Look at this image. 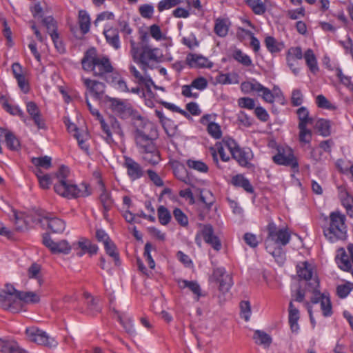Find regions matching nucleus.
I'll use <instances>...</instances> for the list:
<instances>
[{"mask_svg": "<svg viewBox=\"0 0 353 353\" xmlns=\"http://www.w3.org/2000/svg\"><path fill=\"white\" fill-rule=\"evenodd\" d=\"M81 63L85 71L92 72L93 76L101 79H105L114 70L110 59L106 56L99 55L94 48L85 52Z\"/></svg>", "mask_w": 353, "mask_h": 353, "instance_id": "nucleus-1", "label": "nucleus"}, {"mask_svg": "<svg viewBox=\"0 0 353 353\" xmlns=\"http://www.w3.org/2000/svg\"><path fill=\"white\" fill-rule=\"evenodd\" d=\"M134 126V139L139 152L156 147L154 139L158 134L157 128L152 123L144 119L143 122L138 123Z\"/></svg>", "mask_w": 353, "mask_h": 353, "instance_id": "nucleus-2", "label": "nucleus"}, {"mask_svg": "<svg viewBox=\"0 0 353 353\" xmlns=\"http://www.w3.org/2000/svg\"><path fill=\"white\" fill-rule=\"evenodd\" d=\"M107 101L112 112L123 119L131 118L134 125L138 123L143 122V120L145 119L133 108L128 100L108 97Z\"/></svg>", "mask_w": 353, "mask_h": 353, "instance_id": "nucleus-3", "label": "nucleus"}, {"mask_svg": "<svg viewBox=\"0 0 353 353\" xmlns=\"http://www.w3.org/2000/svg\"><path fill=\"white\" fill-rule=\"evenodd\" d=\"M323 226L325 236L331 241L341 239L346 232L345 216L339 212H332Z\"/></svg>", "mask_w": 353, "mask_h": 353, "instance_id": "nucleus-4", "label": "nucleus"}, {"mask_svg": "<svg viewBox=\"0 0 353 353\" xmlns=\"http://www.w3.org/2000/svg\"><path fill=\"white\" fill-rule=\"evenodd\" d=\"M19 291L17 290L12 285L6 284L0 288V307L3 310L12 313L21 311Z\"/></svg>", "mask_w": 353, "mask_h": 353, "instance_id": "nucleus-5", "label": "nucleus"}, {"mask_svg": "<svg viewBox=\"0 0 353 353\" xmlns=\"http://www.w3.org/2000/svg\"><path fill=\"white\" fill-rule=\"evenodd\" d=\"M54 190L59 195L68 199L84 197L90 194L86 184L82 183L80 187H77L70 180L55 183Z\"/></svg>", "mask_w": 353, "mask_h": 353, "instance_id": "nucleus-6", "label": "nucleus"}, {"mask_svg": "<svg viewBox=\"0 0 353 353\" xmlns=\"http://www.w3.org/2000/svg\"><path fill=\"white\" fill-rule=\"evenodd\" d=\"M241 90L245 94L255 92L259 97H261L265 102L269 103H273L275 98L281 94L279 89H274V93H272L269 88L263 86L255 79L241 83Z\"/></svg>", "mask_w": 353, "mask_h": 353, "instance_id": "nucleus-7", "label": "nucleus"}, {"mask_svg": "<svg viewBox=\"0 0 353 353\" xmlns=\"http://www.w3.org/2000/svg\"><path fill=\"white\" fill-rule=\"evenodd\" d=\"M224 145L230 151L232 157L240 165L248 166L252 159V151L249 148H241L236 142L232 139L224 141Z\"/></svg>", "mask_w": 353, "mask_h": 353, "instance_id": "nucleus-8", "label": "nucleus"}, {"mask_svg": "<svg viewBox=\"0 0 353 353\" xmlns=\"http://www.w3.org/2000/svg\"><path fill=\"white\" fill-rule=\"evenodd\" d=\"M273 161L281 165L290 167L295 172H299V162L294 151L289 147L278 149V152L272 157Z\"/></svg>", "mask_w": 353, "mask_h": 353, "instance_id": "nucleus-9", "label": "nucleus"}, {"mask_svg": "<svg viewBox=\"0 0 353 353\" xmlns=\"http://www.w3.org/2000/svg\"><path fill=\"white\" fill-rule=\"evenodd\" d=\"M297 275L301 279L308 281L309 287L316 291L319 287V280L316 274L313 266L307 261L301 262L296 265Z\"/></svg>", "mask_w": 353, "mask_h": 353, "instance_id": "nucleus-10", "label": "nucleus"}, {"mask_svg": "<svg viewBox=\"0 0 353 353\" xmlns=\"http://www.w3.org/2000/svg\"><path fill=\"white\" fill-rule=\"evenodd\" d=\"M209 281L217 283L219 291L222 292H228L233 285L231 275L228 274L225 269L223 267L213 269L212 274L209 278Z\"/></svg>", "mask_w": 353, "mask_h": 353, "instance_id": "nucleus-11", "label": "nucleus"}, {"mask_svg": "<svg viewBox=\"0 0 353 353\" xmlns=\"http://www.w3.org/2000/svg\"><path fill=\"white\" fill-rule=\"evenodd\" d=\"M28 339L31 341L42 345L48 347H54L57 345V341L48 335V334L36 327H30L26 330Z\"/></svg>", "mask_w": 353, "mask_h": 353, "instance_id": "nucleus-12", "label": "nucleus"}, {"mask_svg": "<svg viewBox=\"0 0 353 353\" xmlns=\"http://www.w3.org/2000/svg\"><path fill=\"white\" fill-rule=\"evenodd\" d=\"M268 237L266 242L273 241L278 246L286 245L290 240V234L285 228L278 230L273 222L269 223L268 225Z\"/></svg>", "mask_w": 353, "mask_h": 353, "instance_id": "nucleus-13", "label": "nucleus"}, {"mask_svg": "<svg viewBox=\"0 0 353 353\" xmlns=\"http://www.w3.org/2000/svg\"><path fill=\"white\" fill-rule=\"evenodd\" d=\"M148 36L143 35L141 39L145 44L142 47L141 52L139 55V61L142 65V70H145V67L148 61H157L159 55V48H152L146 44L148 41Z\"/></svg>", "mask_w": 353, "mask_h": 353, "instance_id": "nucleus-14", "label": "nucleus"}, {"mask_svg": "<svg viewBox=\"0 0 353 353\" xmlns=\"http://www.w3.org/2000/svg\"><path fill=\"white\" fill-rule=\"evenodd\" d=\"M43 243L53 254H68L72 248L66 240H61L59 242H54L48 234H45L43 236Z\"/></svg>", "mask_w": 353, "mask_h": 353, "instance_id": "nucleus-15", "label": "nucleus"}, {"mask_svg": "<svg viewBox=\"0 0 353 353\" xmlns=\"http://www.w3.org/2000/svg\"><path fill=\"white\" fill-rule=\"evenodd\" d=\"M200 233L205 242L210 245L214 250L219 252L222 248L219 238L214 234V228L210 224L201 225Z\"/></svg>", "mask_w": 353, "mask_h": 353, "instance_id": "nucleus-16", "label": "nucleus"}, {"mask_svg": "<svg viewBox=\"0 0 353 353\" xmlns=\"http://www.w3.org/2000/svg\"><path fill=\"white\" fill-rule=\"evenodd\" d=\"M123 163L126 169L127 174L132 181L137 180L144 175V171L141 165L131 157L125 156Z\"/></svg>", "mask_w": 353, "mask_h": 353, "instance_id": "nucleus-17", "label": "nucleus"}, {"mask_svg": "<svg viewBox=\"0 0 353 353\" xmlns=\"http://www.w3.org/2000/svg\"><path fill=\"white\" fill-rule=\"evenodd\" d=\"M81 81L87 92L93 97L99 99L104 94L105 85L103 83L85 77H81Z\"/></svg>", "mask_w": 353, "mask_h": 353, "instance_id": "nucleus-18", "label": "nucleus"}, {"mask_svg": "<svg viewBox=\"0 0 353 353\" xmlns=\"http://www.w3.org/2000/svg\"><path fill=\"white\" fill-rule=\"evenodd\" d=\"M302 58L303 52L300 47H292L288 49L286 54L287 64L295 75L299 73V69L297 67L298 61Z\"/></svg>", "mask_w": 353, "mask_h": 353, "instance_id": "nucleus-19", "label": "nucleus"}, {"mask_svg": "<svg viewBox=\"0 0 353 353\" xmlns=\"http://www.w3.org/2000/svg\"><path fill=\"white\" fill-rule=\"evenodd\" d=\"M177 283L179 287L181 289L188 288L194 294L195 301H199L201 297L206 296L201 288L200 285L196 281H188L185 279H178Z\"/></svg>", "mask_w": 353, "mask_h": 353, "instance_id": "nucleus-20", "label": "nucleus"}, {"mask_svg": "<svg viewBox=\"0 0 353 353\" xmlns=\"http://www.w3.org/2000/svg\"><path fill=\"white\" fill-rule=\"evenodd\" d=\"M129 70L134 76V77L136 79L135 81L139 85H144L148 92H151V86H154L155 89H159V87L154 84L151 77L149 75L146 74L145 72L144 75H142L137 70L136 67L132 65L130 66ZM144 71L145 72L146 70Z\"/></svg>", "mask_w": 353, "mask_h": 353, "instance_id": "nucleus-21", "label": "nucleus"}, {"mask_svg": "<svg viewBox=\"0 0 353 353\" xmlns=\"http://www.w3.org/2000/svg\"><path fill=\"white\" fill-rule=\"evenodd\" d=\"M185 61L191 68H211L212 66V62L206 57L196 54H188Z\"/></svg>", "mask_w": 353, "mask_h": 353, "instance_id": "nucleus-22", "label": "nucleus"}, {"mask_svg": "<svg viewBox=\"0 0 353 353\" xmlns=\"http://www.w3.org/2000/svg\"><path fill=\"white\" fill-rule=\"evenodd\" d=\"M42 221L54 233H61L65 228V221L56 216H46Z\"/></svg>", "mask_w": 353, "mask_h": 353, "instance_id": "nucleus-23", "label": "nucleus"}, {"mask_svg": "<svg viewBox=\"0 0 353 353\" xmlns=\"http://www.w3.org/2000/svg\"><path fill=\"white\" fill-rule=\"evenodd\" d=\"M103 34L105 37L107 43L114 48L115 50H118L121 47V43L119 39V30L116 28L108 27L105 28L103 30Z\"/></svg>", "mask_w": 353, "mask_h": 353, "instance_id": "nucleus-24", "label": "nucleus"}, {"mask_svg": "<svg viewBox=\"0 0 353 353\" xmlns=\"http://www.w3.org/2000/svg\"><path fill=\"white\" fill-rule=\"evenodd\" d=\"M26 110L38 128H45V123L41 117L40 111L37 104L32 101L28 102L26 103Z\"/></svg>", "mask_w": 353, "mask_h": 353, "instance_id": "nucleus-25", "label": "nucleus"}, {"mask_svg": "<svg viewBox=\"0 0 353 353\" xmlns=\"http://www.w3.org/2000/svg\"><path fill=\"white\" fill-rule=\"evenodd\" d=\"M171 167L173 170L174 176L180 181L186 184L190 183V179L188 176L187 170L184 165L177 161L171 163Z\"/></svg>", "mask_w": 353, "mask_h": 353, "instance_id": "nucleus-26", "label": "nucleus"}, {"mask_svg": "<svg viewBox=\"0 0 353 353\" xmlns=\"http://www.w3.org/2000/svg\"><path fill=\"white\" fill-rule=\"evenodd\" d=\"M139 153L141 155L142 159L148 164L154 165L161 161L160 154L157 146L151 150H147Z\"/></svg>", "mask_w": 353, "mask_h": 353, "instance_id": "nucleus-27", "label": "nucleus"}, {"mask_svg": "<svg viewBox=\"0 0 353 353\" xmlns=\"http://www.w3.org/2000/svg\"><path fill=\"white\" fill-rule=\"evenodd\" d=\"M336 261L339 268L342 270L346 272L352 270L351 261H350L349 256L347 254L344 249L341 248L338 250Z\"/></svg>", "mask_w": 353, "mask_h": 353, "instance_id": "nucleus-28", "label": "nucleus"}, {"mask_svg": "<svg viewBox=\"0 0 353 353\" xmlns=\"http://www.w3.org/2000/svg\"><path fill=\"white\" fill-rule=\"evenodd\" d=\"M267 0H245V4L257 15H263L267 10Z\"/></svg>", "mask_w": 353, "mask_h": 353, "instance_id": "nucleus-29", "label": "nucleus"}, {"mask_svg": "<svg viewBox=\"0 0 353 353\" xmlns=\"http://www.w3.org/2000/svg\"><path fill=\"white\" fill-rule=\"evenodd\" d=\"M299 319V311L294 307L292 301L289 304V323L292 332H297L299 329L298 321Z\"/></svg>", "mask_w": 353, "mask_h": 353, "instance_id": "nucleus-30", "label": "nucleus"}, {"mask_svg": "<svg viewBox=\"0 0 353 353\" xmlns=\"http://www.w3.org/2000/svg\"><path fill=\"white\" fill-rule=\"evenodd\" d=\"M3 137L5 138V141L7 147L13 151L18 150L20 148V142L17 137L10 131L3 128Z\"/></svg>", "mask_w": 353, "mask_h": 353, "instance_id": "nucleus-31", "label": "nucleus"}, {"mask_svg": "<svg viewBox=\"0 0 353 353\" xmlns=\"http://www.w3.org/2000/svg\"><path fill=\"white\" fill-rule=\"evenodd\" d=\"M305 60L306 65L309 68L311 72L313 74H316L319 72V66L317 63V60L316 56L312 49H307L304 55H303Z\"/></svg>", "mask_w": 353, "mask_h": 353, "instance_id": "nucleus-32", "label": "nucleus"}, {"mask_svg": "<svg viewBox=\"0 0 353 353\" xmlns=\"http://www.w3.org/2000/svg\"><path fill=\"white\" fill-rule=\"evenodd\" d=\"M215 146H216V149L212 148L210 149V151L212 153V156L214 162L219 167V160H218V157H217V153L219 154V156L223 161L227 162L230 160V156L226 154L225 152V148H226V147L224 145V143L223 144L217 143V144H216Z\"/></svg>", "mask_w": 353, "mask_h": 353, "instance_id": "nucleus-33", "label": "nucleus"}, {"mask_svg": "<svg viewBox=\"0 0 353 353\" xmlns=\"http://www.w3.org/2000/svg\"><path fill=\"white\" fill-rule=\"evenodd\" d=\"M0 102L1 103L3 107L7 112H8L12 115H17L20 117V118L22 119L24 122L26 121L24 112L19 108V107L10 105L8 102L6 98L3 96L1 97Z\"/></svg>", "mask_w": 353, "mask_h": 353, "instance_id": "nucleus-34", "label": "nucleus"}, {"mask_svg": "<svg viewBox=\"0 0 353 353\" xmlns=\"http://www.w3.org/2000/svg\"><path fill=\"white\" fill-rule=\"evenodd\" d=\"M78 23L83 34H86L89 32L90 17L85 10H81L79 12Z\"/></svg>", "mask_w": 353, "mask_h": 353, "instance_id": "nucleus-35", "label": "nucleus"}, {"mask_svg": "<svg viewBox=\"0 0 353 353\" xmlns=\"http://www.w3.org/2000/svg\"><path fill=\"white\" fill-rule=\"evenodd\" d=\"M84 296L86 299V304L89 313L92 315H94L99 313L101 310V306L99 303V299L93 298L88 293H85Z\"/></svg>", "mask_w": 353, "mask_h": 353, "instance_id": "nucleus-36", "label": "nucleus"}, {"mask_svg": "<svg viewBox=\"0 0 353 353\" xmlns=\"http://www.w3.org/2000/svg\"><path fill=\"white\" fill-rule=\"evenodd\" d=\"M31 162L35 166L34 170H48L52 166V159L48 156L33 157Z\"/></svg>", "mask_w": 353, "mask_h": 353, "instance_id": "nucleus-37", "label": "nucleus"}, {"mask_svg": "<svg viewBox=\"0 0 353 353\" xmlns=\"http://www.w3.org/2000/svg\"><path fill=\"white\" fill-rule=\"evenodd\" d=\"M299 119L298 126H304L313 123V119L310 117V112L305 107H301L296 110Z\"/></svg>", "mask_w": 353, "mask_h": 353, "instance_id": "nucleus-38", "label": "nucleus"}, {"mask_svg": "<svg viewBox=\"0 0 353 353\" xmlns=\"http://www.w3.org/2000/svg\"><path fill=\"white\" fill-rule=\"evenodd\" d=\"M101 191L100 194V201L104 209V216H106V212L110 210L112 206L113 201L111 199L110 194L105 189L104 185L101 183Z\"/></svg>", "mask_w": 353, "mask_h": 353, "instance_id": "nucleus-39", "label": "nucleus"}, {"mask_svg": "<svg viewBox=\"0 0 353 353\" xmlns=\"http://www.w3.org/2000/svg\"><path fill=\"white\" fill-rule=\"evenodd\" d=\"M253 339L258 345L268 347L272 343V338L263 331L256 330L254 333Z\"/></svg>", "mask_w": 353, "mask_h": 353, "instance_id": "nucleus-40", "label": "nucleus"}, {"mask_svg": "<svg viewBox=\"0 0 353 353\" xmlns=\"http://www.w3.org/2000/svg\"><path fill=\"white\" fill-rule=\"evenodd\" d=\"M232 183L237 187L243 188L246 192L252 193L254 189L249 180L243 175L239 174L232 178Z\"/></svg>", "mask_w": 353, "mask_h": 353, "instance_id": "nucleus-41", "label": "nucleus"}, {"mask_svg": "<svg viewBox=\"0 0 353 353\" xmlns=\"http://www.w3.org/2000/svg\"><path fill=\"white\" fill-rule=\"evenodd\" d=\"M232 57L244 66L250 67L253 65L251 58L239 49L235 48L233 50Z\"/></svg>", "mask_w": 353, "mask_h": 353, "instance_id": "nucleus-42", "label": "nucleus"}, {"mask_svg": "<svg viewBox=\"0 0 353 353\" xmlns=\"http://www.w3.org/2000/svg\"><path fill=\"white\" fill-rule=\"evenodd\" d=\"M20 304L22 303H36L40 301L39 296L33 292H19Z\"/></svg>", "mask_w": 353, "mask_h": 353, "instance_id": "nucleus-43", "label": "nucleus"}, {"mask_svg": "<svg viewBox=\"0 0 353 353\" xmlns=\"http://www.w3.org/2000/svg\"><path fill=\"white\" fill-rule=\"evenodd\" d=\"M157 215L159 223L163 225H168L172 219L170 211L163 205H160L157 208Z\"/></svg>", "mask_w": 353, "mask_h": 353, "instance_id": "nucleus-44", "label": "nucleus"}, {"mask_svg": "<svg viewBox=\"0 0 353 353\" xmlns=\"http://www.w3.org/2000/svg\"><path fill=\"white\" fill-rule=\"evenodd\" d=\"M34 172L38 179L40 187L43 189H48L52 183L51 176L48 174H43L39 170H34Z\"/></svg>", "mask_w": 353, "mask_h": 353, "instance_id": "nucleus-45", "label": "nucleus"}, {"mask_svg": "<svg viewBox=\"0 0 353 353\" xmlns=\"http://www.w3.org/2000/svg\"><path fill=\"white\" fill-rule=\"evenodd\" d=\"M321 309L325 317L330 316L332 314V307L330 299L327 295L321 296Z\"/></svg>", "mask_w": 353, "mask_h": 353, "instance_id": "nucleus-46", "label": "nucleus"}, {"mask_svg": "<svg viewBox=\"0 0 353 353\" xmlns=\"http://www.w3.org/2000/svg\"><path fill=\"white\" fill-rule=\"evenodd\" d=\"M28 276L30 279L37 280L40 285L43 282L41 276V266L39 264L33 263L31 265L28 270Z\"/></svg>", "mask_w": 353, "mask_h": 353, "instance_id": "nucleus-47", "label": "nucleus"}, {"mask_svg": "<svg viewBox=\"0 0 353 353\" xmlns=\"http://www.w3.org/2000/svg\"><path fill=\"white\" fill-rule=\"evenodd\" d=\"M104 247L106 253L114 260L115 264L117 265H119V253L117 252V247L115 244L113 243V241L112 240H110L109 241L106 242V243L104 244Z\"/></svg>", "mask_w": 353, "mask_h": 353, "instance_id": "nucleus-48", "label": "nucleus"}, {"mask_svg": "<svg viewBox=\"0 0 353 353\" xmlns=\"http://www.w3.org/2000/svg\"><path fill=\"white\" fill-rule=\"evenodd\" d=\"M316 128L323 137H327L330 134V122L328 120L319 119L316 123Z\"/></svg>", "mask_w": 353, "mask_h": 353, "instance_id": "nucleus-49", "label": "nucleus"}, {"mask_svg": "<svg viewBox=\"0 0 353 353\" xmlns=\"http://www.w3.org/2000/svg\"><path fill=\"white\" fill-rule=\"evenodd\" d=\"M228 25L224 19H218L216 20L214 32L219 37H225L228 32Z\"/></svg>", "mask_w": 353, "mask_h": 353, "instance_id": "nucleus-50", "label": "nucleus"}, {"mask_svg": "<svg viewBox=\"0 0 353 353\" xmlns=\"http://www.w3.org/2000/svg\"><path fill=\"white\" fill-rule=\"evenodd\" d=\"M265 42L268 50L272 53L280 52L283 47L282 43L277 42V41L272 37H268L265 39Z\"/></svg>", "mask_w": 353, "mask_h": 353, "instance_id": "nucleus-51", "label": "nucleus"}, {"mask_svg": "<svg viewBox=\"0 0 353 353\" xmlns=\"http://www.w3.org/2000/svg\"><path fill=\"white\" fill-rule=\"evenodd\" d=\"M353 290V283L350 282H346L344 284H341L336 288V294L341 299L346 298L350 292Z\"/></svg>", "mask_w": 353, "mask_h": 353, "instance_id": "nucleus-52", "label": "nucleus"}, {"mask_svg": "<svg viewBox=\"0 0 353 353\" xmlns=\"http://www.w3.org/2000/svg\"><path fill=\"white\" fill-rule=\"evenodd\" d=\"M186 164L190 168L200 172L205 173L208 171V165L201 161L188 159L186 162Z\"/></svg>", "mask_w": 353, "mask_h": 353, "instance_id": "nucleus-53", "label": "nucleus"}, {"mask_svg": "<svg viewBox=\"0 0 353 353\" xmlns=\"http://www.w3.org/2000/svg\"><path fill=\"white\" fill-rule=\"evenodd\" d=\"M299 130V139L300 142L309 143L312 140V131L307 128V125L298 126Z\"/></svg>", "mask_w": 353, "mask_h": 353, "instance_id": "nucleus-54", "label": "nucleus"}, {"mask_svg": "<svg viewBox=\"0 0 353 353\" xmlns=\"http://www.w3.org/2000/svg\"><path fill=\"white\" fill-rule=\"evenodd\" d=\"M173 216L181 226L185 227L188 225V218L181 209L175 208L173 210Z\"/></svg>", "mask_w": 353, "mask_h": 353, "instance_id": "nucleus-55", "label": "nucleus"}, {"mask_svg": "<svg viewBox=\"0 0 353 353\" xmlns=\"http://www.w3.org/2000/svg\"><path fill=\"white\" fill-rule=\"evenodd\" d=\"M43 23L48 30L49 34L52 36L54 33H57V23L52 17H47L43 19Z\"/></svg>", "mask_w": 353, "mask_h": 353, "instance_id": "nucleus-56", "label": "nucleus"}, {"mask_svg": "<svg viewBox=\"0 0 353 353\" xmlns=\"http://www.w3.org/2000/svg\"><path fill=\"white\" fill-rule=\"evenodd\" d=\"M15 228L18 231H23L27 228V224L21 214L13 211Z\"/></svg>", "mask_w": 353, "mask_h": 353, "instance_id": "nucleus-57", "label": "nucleus"}, {"mask_svg": "<svg viewBox=\"0 0 353 353\" xmlns=\"http://www.w3.org/2000/svg\"><path fill=\"white\" fill-rule=\"evenodd\" d=\"M150 36L156 41H161L165 39V37L161 32L160 27L157 24H153L149 28Z\"/></svg>", "mask_w": 353, "mask_h": 353, "instance_id": "nucleus-58", "label": "nucleus"}, {"mask_svg": "<svg viewBox=\"0 0 353 353\" xmlns=\"http://www.w3.org/2000/svg\"><path fill=\"white\" fill-rule=\"evenodd\" d=\"M181 0H161L159 2L157 8L159 12L168 10L179 4Z\"/></svg>", "mask_w": 353, "mask_h": 353, "instance_id": "nucleus-59", "label": "nucleus"}, {"mask_svg": "<svg viewBox=\"0 0 353 353\" xmlns=\"http://www.w3.org/2000/svg\"><path fill=\"white\" fill-rule=\"evenodd\" d=\"M208 133L214 139H218L221 137L222 133L219 125L216 123L210 122L207 128Z\"/></svg>", "mask_w": 353, "mask_h": 353, "instance_id": "nucleus-60", "label": "nucleus"}, {"mask_svg": "<svg viewBox=\"0 0 353 353\" xmlns=\"http://www.w3.org/2000/svg\"><path fill=\"white\" fill-rule=\"evenodd\" d=\"M139 12L142 17L150 19L154 14V7L151 4H143L139 7Z\"/></svg>", "mask_w": 353, "mask_h": 353, "instance_id": "nucleus-61", "label": "nucleus"}, {"mask_svg": "<svg viewBox=\"0 0 353 353\" xmlns=\"http://www.w3.org/2000/svg\"><path fill=\"white\" fill-rule=\"evenodd\" d=\"M241 315L245 321H248L251 315V307L249 301H243L240 303Z\"/></svg>", "mask_w": 353, "mask_h": 353, "instance_id": "nucleus-62", "label": "nucleus"}, {"mask_svg": "<svg viewBox=\"0 0 353 353\" xmlns=\"http://www.w3.org/2000/svg\"><path fill=\"white\" fill-rule=\"evenodd\" d=\"M316 103L319 108L327 110L334 109V106L322 94L316 97Z\"/></svg>", "mask_w": 353, "mask_h": 353, "instance_id": "nucleus-63", "label": "nucleus"}, {"mask_svg": "<svg viewBox=\"0 0 353 353\" xmlns=\"http://www.w3.org/2000/svg\"><path fill=\"white\" fill-rule=\"evenodd\" d=\"M303 101V96L299 89H295L292 92L291 103L294 106H299Z\"/></svg>", "mask_w": 353, "mask_h": 353, "instance_id": "nucleus-64", "label": "nucleus"}]
</instances>
